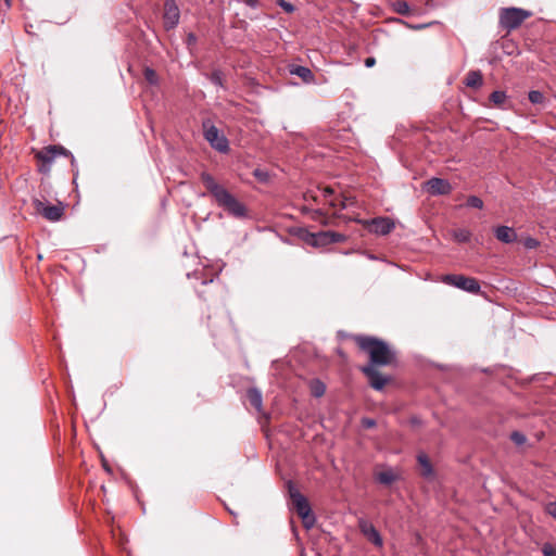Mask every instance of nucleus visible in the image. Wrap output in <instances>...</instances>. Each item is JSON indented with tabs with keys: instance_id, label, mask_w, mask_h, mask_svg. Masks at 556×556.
Listing matches in <instances>:
<instances>
[{
	"instance_id": "aec40b11",
	"label": "nucleus",
	"mask_w": 556,
	"mask_h": 556,
	"mask_svg": "<svg viewBox=\"0 0 556 556\" xmlns=\"http://www.w3.org/2000/svg\"><path fill=\"white\" fill-rule=\"evenodd\" d=\"M452 235H453L454 240L459 243H466L471 238V232L465 228L455 229Z\"/></svg>"
},
{
	"instance_id": "423d86ee",
	"label": "nucleus",
	"mask_w": 556,
	"mask_h": 556,
	"mask_svg": "<svg viewBox=\"0 0 556 556\" xmlns=\"http://www.w3.org/2000/svg\"><path fill=\"white\" fill-rule=\"evenodd\" d=\"M442 281L473 294L479 293L481 289L477 279L463 275H445Z\"/></svg>"
},
{
	"instance_id": "a211bd4d",
	"label": "nucleus",
	"mask_w": 556,
	"mask_h": 556,
	"mask_svg": "<svg viewBox=\"0 0 556 556\" xmlns=\"http://www.w3.org/2000/svg\"><path fill=\"white\" fill-rule=\"evenodd\" d=\"M290 73L293 75L299 76L304 83L309 84L314 81V74L313 72L306 67L296 65L293 68L290 70Z\"/></svg>"
},
{
	"instance_id": "1a4fd4ad",
	"label": "nucleus",
	"mask_w": 556,
	"mask_h": 556,
	"mask_svg": "<svg viewBox=\"0 0 556 556\" xmlns=\"http://www.w3.org/2000/svg\"><path fill=\"white\" fill-rule=\"evenodd\" d=\"M33 204L36 212L50 222H58L63 216L64 208L61 205H50L38 199H35Z\"/></svg>"
},
{
	"instance_id": "412c9836",
	"label": "nucleus",
	"mask_w": 556,
	"mask_h": 556,
	"mask_svg": "<svg viewBox=\"0 0 556 556\" xmlns=\"http://www.w3.org/2000/svg\"><path fill=\"white\" fill-rule=\"evenodd\" d=\"M507 99V96L504 91L495 90L490 96V101L498 108H503Z\"/></svg>"
},
{
	"instance_id": "39448f33",
	"label": "nucleus",
	"mask_w": 556,
	"mask_h": 556,
	"mask_svg": "<svg viewBox=\"0 0 556 556\" xmlns=\"http://www.w3.org/2000/svg\"><path fill=\"white\" fill-rule=\"evenodd\" d=\"M204 138L210 146L220 153H227L229 151V141L223 135L219 129L208 122L203 123Z\"/></svg>"
},
{
	"instance_id": "4c0bfd02",
	"label": "nucleus",
	"mask_w": 556,
	"mask_h": 556,
	"mask_svg": "<svg viewBox=\"0 0 556 556\" xmlns=\"http://www.w3.org/2000/svg\"><path fill=\"white\" fill-rule=\"evenodd\" d=\"M313 218L314 219H318L319 217L324 216V213L321 210L317 208V210H313Z\"/></svg>"
},
{
	"instance_id": "2eb2a0df",
	"label": "nucleus",
	"mask_w": 556,
	"mask_h": 556,
	"mask_svg": "<svg viewBox=\"0 0 556 556\" xmlns=\"http://www.w3.org/2000/svg\"><path fill=\"white\" fill-rule=\"evenodd\" d=\"M495 238L503 243H513L517 240L516 231L508 226H498L494 229Z\"/></svg>"
},
{
	"instance_id": "473e14b6",
	"label": "nucleus",
	"mask_w": 556,
	"mask_h": 556,
	"mask_svg": "<svg viewBox=\"0 0 556 556\" xmlns=\"http://www.w3.org/2000/svg\"><path fill=\"white\" fill-rule=\"evenodd\" d=\"M324 393H325V386H324L323 383H318V384L313 389V394H314V396H316V397L321 396Z\"/></svg>"
},
{
	"instance_id": "7c9ffc66",
	"label": "nucleus",
	"mask_w": 556,
	"mask_h": 556,
	"mask_svg": "<svg viewBox=\"0 0 556 556\" xmlns=\"http://www.w3.org/2000/svg\"><path fill=\"white\" fill-rule=\"evenodd\" d=\"M544 556H556V546L551 543H545L542 547Z\"/></svg>"
},
{
	"instance_id": "393cba45",
	"label": "nucleus",
	"mask_w": 556,
	"mask_h": 556,
	"mask_svg": "<svg viewBox=\"0 0 556 556\" xmlns=\"http://www.w3.org/2000/svg\"><path fill=\"white\" fill-rule=\"evenodd\" d=\"M528 98L532 104H542L545 100L543 92L539 90H531L528 94Z\"/></svg>"
},
{
	"instance_id": "4be33fe9",
	"label": "nucleus",
	"mask_w": 556,
	"mask_h": 556,
	"mask_svg": "<svg viewBox=\"0 0 556 556\" xmlns=\"http://www.w3.org/2000/svg\"><path fill=\"white\" fill-rule=\"evenodd\" d=\"M376 479L378 482L389 485L395 481L396 477L392 470H384V471L379 472L377 475Z\"/></svg>"
},
{
	"instance_id": "72a5a7b5",
	"label": "nucleus",
	"mask_w": 556,
	"mask_h": 556,
	"mask_svg": "<svg viewBox=\"0 0 556 556\" xmlns=\"http://www.w3.org/2000/svg\"><path fill=\"white\" fill-rule=\"evenodd\" d=\"M197 40H198L197 36L193 33H189L187 35L186 42H187L188 47L194 46L197 43Z\"/></svg>"
},
{
	"instance_id": "a19ab883",
	"label": "nucleus",
	"mask_w": 556,
	"mask_h": 556,
	"mask_svg": "<svg viewBox=\"0 0 556 556\" xmlns=\"http://www.w3.org/2000/svg\"><path fill=\"white\" fill-rule=\"evenodd\" d=\"M428 25L427 24H420V25H413V26H409L412 29H416V30H419V29H424L425 27H427Z\"/></svg>"
},
{
	"instance_id": "9b49d317",
	"label": "nucleus",
	"mask_w": 556,
	"mask_h": 556,
	"mask_svg": "<svg viewBox=\"0 0 556 556\" xmlns=\"http://www.w3.org/2000/svg\"><path fill=\"white\" fill-rule=\"evenodd\" d=\"M424 189L430 194V195H445L451 193L452 186L446 179L432 177L431 179L427 180L424 185Z\"/></svg>"
},
{
	"instance_id": "bb28decb",
	"label": "nucleus",
	"mask_w": 556,
	"mask_h": 556,
	"mask_svg": "<svg viewBox=\"0 0 556 556\" xmlns=\"http://www.w3.org/2000/svg\"><path fill=\"white\" fill-rule=\"evenodd\" d=\"M210 80H211L214 85H216V86H218V87H222V88L224 87V83H223V73H222L220 71H218V70L213 71V72L211 73V75H210Z\"/></svg>"
},
{
	"instance_id": "dca6fc26",
	"label": "nucleus",
	"mask_w": 556,
	"mask_h": 556,
	"mask_svg": "<svg viewBox=\"0 0 556 556\" xmlns=\"http://www.w3.org/2000/svg\"><path fill=\"white\" fill-rule=\"evenodd\" d=\"M417 462L421 467V476L427 479L432 478L434 471L428 456L425 453H419L417 455Z\"/></svg>"
},
{
	"instance_id": "f704fd0d",
	"label": "nucleus",
	"mask_w": 556,
	"mask_h": 556,
	"mask_svg": "<svg viewBox=\"0 0 556 556\" xmlns=\"http://www.w3.org/2000/svg\"><path fill=\"white\" fill-rule=\"evenodd\" d=\"M547 513L556 519V502H552L546 507Z\"/></svg>"
},
{
	"instance_id": "6ab92c4d",
	"label": "nucleus",
	"mask_w": 556,
	"mask_h": 556,
	"mask_svg": "<svg viewBox=\"0 0 556 556\" xmlns=\"http://www.w3.org/2000/svg\"><path fill=\"white\" fill-rule=\"evenodd\" d=\"M483 79L479 71H471L467 74L465 84L470 88H479L482 86Z\"/></svg>"
},
{
	"instance_id": "4468645a",
	"label": "nucleus",
	"mask_w": 556,
	"mask_h": 556,
	"mask_svg": "<svg viewBox=\"0 0 556 556\" xmlns=\"http://www.w3.org/2000/svg\"><path fill=\"white\" fill-rule=\"evenodd\" d=\"M371 225L374 232L382 236L390 233L394 228L393 222L387 217L374 218Z\"/></svg>"
},
{
	"instance_id": "f257e3e1",
	"label": "nucleus",
	"mask_w": 556,
	"mask_h": 556,
	"mask_svg": "<svg viewBox=\"0 0 556 556\" xmlns=\"http://www.w3.org/2000/svg\"><path fill=\"white\" fill-rule=\"evenodd\" d=\"M201 180L219 207H223L229 215L236 218L248 217L245 205L237 200L226 188L217 184L210 173L203 172Z\"/></svg>"
},
{
	"instance_id": "5701e85b",
	"label": "nucleus",
	"mask_w": 556,
	"mask_h": 556,
	"mask_svg": "<svg viewBox=\"0 0 556 556\" xmlns=\"http://www.w3.org/2000/svg\"><path fill=\"white\" fill-rule=\"evenodd\" d=\"M143 76H144V79L150 84V85H157L159 84V76L156 74V72L151 68V67H146L144 71H143Z\"/></svg>"
},
{
	"instance_id": "b1692460",
	"label": "nucleus",
	"mask_w": 556,
	"mask_h": 556,
	"mask_svg": "<svg viewBox=\"0 0 556 556\" xmlns=\"http://www.w3.org/2000/svg\"><path fill=\"white\" fill-rule=\"evenodd\" d=\"M393 9L396 13L401 15H409L410 14V8L406 1H395L393 3Z\"/></svg>"
},
{
	"instance_id": "ddd939ff",
	"label": "nucleus",
	"mask_w": 556,
	"mask_h": 556,
	"mask_svg": "<svg viewBox=\"0 0 556 556\" xmlns=\"http://www.w3.org/2000/svg\"><path fill=\"white\" fill-rule=\"evenodd\" d=\"M358 527H359V530L361 532L363 533V535L370 542L372 543L376 547H382L383 545V540L379 533V531L376 529V527L365 520V519H361L358 521Z\"/></svg>"
},
{
	"instance_id": "6e6552de",
	"label": "nucleus",
	"mask_w": 556,
	"mask_h": 556,
	"mask_svg": "<svg viewBox=\"0 0 556 556\" xmlns=\"http://www.w3.org/2000/svg\"><path fill=\"white\" fill-rule=\"evenodd\" d=\"M59 155H71L72 163H74V156L66 149L60 146H49L37 154V157L42 162L40 170L49 172L50 165Z\"/></svg>"
},
{
	"instance_id": "0eeeda50",
	"label": "nucleus",
	"mask_w": 556,
	"mask_h": 556,
	"mask_svg": "<svg viewBox=\"0 0 556 556\" xmlns=\"http://www.w3.org/2000/svg\"><path fill=\"white\" fill-rule=\"evenodd\" d=\"M346 237L343 233L327 230L311 233L307 242L313 247H326L331 243L344 242Z\"/></svg>"
},
{
	"instance_id": "37998d69",
	"label": "nucleus",
	"mask_w": 556,
	"mask_h": 556,
	"mask_svg": "<svg viewBox=\"0 0 556 556\" xmlns=\"http://www.w3.org/2000/svg\"><path fill=\"white\" fill-rule=\"evenodd\" d=\"M254 176L258 178H263V173H261L258 169L254 172Z\"/></svg>"
},
{
	"instance_id": "a878e982",
	"label": "nucleus",
	"mask_w": 556,
	"mask_h": 556,
	"mask_svg": "<svg viewBox=\"0 0 556 556\" xmlns=\"http://www.w3.org/2000/svg\"><path fill=\"white\" fill-rule=\"evenodd\" d=\"M329 206L334 210H339V211L344 210V208H346L345 199L337 198V197L334 199H330Z\"/></svg>"
},
{
	"instance_id": "9d476101",
	"label": "nucleus",
	"mask_w": 556,
	"mask_h": 556,
	"mask_svg": "<svg viewBox=\"0 0 556 556\" xmlns=\"http://www.w3.org/2000/svg\"><path fill=\"white\" fill-rule=\"evenodd\" d=\"M163 18L167 30L175 28L179 24L180 11L175 0H165Z\"/></svg>"
},
{
	"instance_id": "f3484780",
	"label": "nucleus",
	"mask_w": 556,
	"mask_h": 556,
	"mask_svg": "<svg viewBox=\"0 0 556 556\" xmlns=\"http://www.w3.org/2000/svg\"><path fill=\"white\" fill-rule=\"evenodd\" d=\"M250 404L257 410H262L263 397L262 392L257 388H250L247 392Z\"/></svg>"
},
{
	"instance_id": "2f4dec72",
	"label": "nucleus",
	"mask_w": 556,
	"mask_h": 556,
	"mask_svg": "<svg viewBox=\"0 0 556 556\" xmlns=\"http://www.w3.org/2000/svg\"><path fill=\"white\" fill-rule=\"evenodd\" d=\"M277 4L287 13H292L295 10L294 5L286 0H278Z\"/></svg>"
},
{
	"instance_id": "cd10ccee",
	"label": "nucleus",
	"mask_w": 556,
	"mask_h": 556,
	"mask_svg": "<svg viewBox=\"0 0 556 556\" xmlns=\"http://www.w3.org/2000/svg\"><path fill=\"white\" fill-rule=\"evenodd\" d=\"M466 204L469 207L479 208V210H481L483 207V201L477 195L468 197Z\"/></svg>"
},
{
	"instance_id": "f03ea898",
	"label": "nucleus",
	"mask_w": 556,
	"mask_h": 556,
	"mask_svg": "<svg viewBox=\"0 0 556 556\" xmlns=\"http://www.w3.org/2000/svg\"><path fill=\"white\" fill-rule=\"evenodd\" d=\"M354 340L369 355L368 365L381 367L394 362L395 353L386 341L370 336H356Z\"/></svg>"
},
{
	"instance_id": "c85d7f7f",
	"label": "nucleus",
	"mask_w": 556,
	"mask_h": 556,
	"mask_svg": "<svg viewBox=\"0 0 556 556\" xmlns=\"http://www.w3.org/2000/svg\"><path fill=\"white\" fill-rule=\"evenodd\" d=\"M510 440H511L516 445L520 446V445H522V444H525V443H526L527 438H526V435H525L522 432H520V431H514V432H511V434H510Z\"/></svg>"
},
{
	"instance_id": "e433bc0d",
	"label": "nucleus",
	"mask_w": 556,
	"mask_h": 556,
	"mask_svg": "<svg viewBox=\"0 0 556 556\" xmlns=\"http://www.w3.org/2000/svg\"><path fill=\"white\" fill-rule=\"evenodd\" d=\"M243 1L248 7H250L252 9H256L260 5L258 0H243Z\"/></svg>"
},
{
	"instance_id": "ea45409f",
	"label": "nucleus",
	"mask_w": 556,
	"mask_h": 556,
	"mask_svg": "<svg viewBox=\"0 0 556 556\" xmlns=\"http://www.w3.org/2000/svg\"><path fill=\"white\" fill-rule=\"evenodd\" d=\"M374 64H375V59H374V58H368V59H366V60H365V65H366L367 67H370V66H372Z\"/></svg>"
},
{
	"instance_id": "20e7f679",
	"label": "nucleus",
	"mask_w": 556,
	"mask_h": 556,
	"mask_svg": "<svg viewBox=\"0 0 556 556\" xmlns=\"http://www.w3.org/2000/svg\"><path fill=\"white\" fill-rule=\"evenodd\" d=\"M531 13L519 8H506L501 11L500 24L504 29L513 30L519 27Z\"/></svg>"
},
{
	"instance_id": "79ce46f5",
	"label": "nucleus",
	"mask_w": 556,
	"mask_h": 556,
	"mask_svg": "<svg viewBox=\"0 0 556 556\" xmlns=\"http://www.w3.org/2000/svg\"><path fill=\"white\" fill-rule=\"evenodd\" d=\"M364 425L367 426V427H372V426L376 425V422L372 419H365L364 420Z\"/></svg>"
},
{
	"instance_id": "7ed1b4c3",
	"label": "nucleus",
	"mask_w": 556,
	"mask_h": 556,
	"mask_svg": "<svg viewBox=\"0 0 556 556\" xmlns=\"http://www.w3.org/2000/svg\"><path fill=\"white\" fill-rule=\"evenodd\" d=\"M288 489L293 506L298 515L301 517L304 528H313L316 522V518L312 514V509L306 497L299 492L291 481L288 482Z\"/></svg>"
},
{
	"instance_id": "f8f14e48",
	"label": "nucleus",
	"mask_w": 556,
	"mask_h": 556,
	"mask_svg": "<svg viewBox=\"0 0 556 556\" xmlns=\"http://www.w3.org/2000/svg\"><path fill=\"white\" fill-rule=\"evenodd\" d=\"M376 367L377 366L366 365L362 368V371L368 378L370 387L380 391L388 383L389 377L382 376Z\"/></svg>"
},
{
	"instance_id": "58836bf2",
	"label": "nucleus",
	"mask_w": 556,
	"mask_h": 556,
	"mask_svg": "<svg viewBox=\"0 0 556 556\" xmlns=\"http://www.w3.org/2000/svg\"><path fill=\"white\" fill-rule=\"evenodd\" d=\"M304 199H305V200L312 199V200H313V201H315V202L317 201V197H316V195H314L311 191H308V192H306V193L304 194Z\"/></svg>"
},
{
	"instance_id": "c03bdc74",
	"label": "nucleus",
	"mask_w": 556,
	"mask_h": 556,
	"mask_svg": "<svg viewBox=\"0 0 556 556\" xmlns=\"http://www.w3.org/2000/svg\"><path fill=\"white\" fill-rule=\"evenodd\" d=\"M4 2H5V4H7V7H8V8H10V7H11V0H4Z\"/></svg>"
},
{
	"instance_id": "c756f323",
	"label": "nucleus",
	"mask_w": 556,
	"mask_h": 556,
	"mask_svg": "<svg viewBox=\"0 0 556 556\" xmlns=\"http://www.w3.org/2000/svg\"><path fill=\"white\" fill-rule=\"evenodd\" d=\"M323 199L326 201V203L329 205V200L334 199L333 197L334 191L331 187H325L320 190Z\"/></svg>"
},
{
	"instance_id": "c9c22d12",
	"label": "nucleus",
	"mask_w": 556,
	"mask_h": 556,
	"mask_svg": "<svg viewBox=\"0 0 556 556\" xmlns=\"http://www.w3.org/2000/svg\"><path fill=\"white\" fill-rule=\"evenodd\" d=\"M538 244H539V242L535 239H533V238H528L525 241V245L528 249H534V248H536Z\"/></svg>"
}]
</instances>
